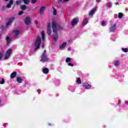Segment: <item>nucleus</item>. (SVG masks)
<instances>
[{"label":"nucleus","mask_w":128,"mask_h":128,"mask_svg":"<svg viewBox=\"0 0 128 128\" xmlns=\"http://www.w3.org/2000/svg\"><path fill=\"white\" fill-rule=\"evenodd\" d=\"M116 24H114L113 26H112L110 28V32H114V30H116Z\"/></svg>","instance_id":"obj_13"},{"label":"nucleus","mask_w":128,"mask_h":128,"mask_svg":"<svg viewBox=\"0 0 128 128\" xmlns=\"http://www.w3.org/2000/svg\"><path fill=\"white\" fill-rule=\"evenodd\" d=\"M68 50H70V48H68Z\"/></svg>","instance_id":"obj_45"},{"label":"nucleus","mask_w":128,"mask_h":128,"mask_svg":"<svg viewBox=\"0 0 128 128\" xmlns=\"http://www.w3.org/2000/svg\"><path fill=\"white\" fill-rule=\"evenodd\" d=\"M6 40L8 44L10 42V37H6Z\"/></svg>","instance_id":"obj_23"},{"label":"nucleus","mask_w":128,"mask_h":128,"mask_svg":"<svg viewBox=\"0 0 128 128\" xmlns=\"http://www.w3.org/2000/svg\"><path fill=\"white\" fill-rule=\"evenodd\" d=\"M96 10V8H95L90 11V12L89 13V16H92L94 14Z\"/></svg>","instance_id":"obj_12"},{"label":"nucleus","mask_w":128,"mask_h":128,"mask_svg":"<svg viewBox=\"0 0 128 128\" xmlns=\"http://www.w3.org/2000/svg\"><path fill=\"white\" fill-rule=\"evenodd\" d=\"M70 0H59L58 2V4H62L64 2H68Z\"/></svg>","instance_id":"obj_24"},{"label":"nucleus","mask_w":128,"mask_h":128,"mask_svg":"<svg viewBox=\"0 0 128 128\" xmlns=\"http://www.w3.org/2000/svg\"><path fill=\"white\" fill-rule=\"evenodd\" d=\"M25 4H28L30 2V0H22Z\"/></svg>","instance_id":"obj_27"},{"label":"nucleus","mask_w":128,"mask_h":128,"mask_svg":"<svg viewBox=\"0 0 128 128\" xmlns=\"http://www.w3.org/2000/svg\"><path fill=\"white\" fill-rule=\"evenodd\" d=\"M88 24V19L86 18L82 22V26H86V24Z\"/></svg>","instance_id":"obj_17"},{"label":"nucleus","mask_w":128,"mask_h":128,"mask_svg":"<svg viewBox=\"0 0 128 128\" xmlns=\"http://www.w3.org/2000/svg\"><path fill=\"white\" fill-rule=\"evenodd\" d=\"M123 16H124V14H122V13H119L118 15V18H122Z\"/></svg>","instance_id":"obj_26"},{"label":"nucleus","mask_w":128,"mask_h":128,"mask_svg":"<svg viewBox=\"0 0 128 128\" xmlns=\"http://www.w3.org/2000/svg\"><path fill=\"white\" fill-rule=\"evenodd\" d=\"M44 10H46V7H41L39 12V14H44Z\"/></svg>","instance_id":"obj_10"},{"label":"nucleus","mask_w":128,"mask_h":128,"mask_svg":"<svg viewBox=\"0 0 128 128\" xmlns=\"http://www.w3.org/2000/svg\"><path fill=\"white\" fill-rule=\"evenodd\" d=\"M96 2H100V0H96Z\"/></svg>","instance_id":"obj_40"},{"label":"nucleus","mask_w":128,"mask_h":128,"mask_svg":"<svg viewBox=\"0 0 128 128\" xmlns=\"http://www.w3.org/2000/svg\"><path fill=\"white\" fill-rule=\"evenodd\" d=\"M70 62V58H67L66 59V62Z\"/></svg>","instance_id":"obj_31"},{"label":"nucleus","mask_w":128,"mask_h":128,"mask_svg":"<svg viewBox=\"0 0 128 128\" xmlns=\"http://www.w3.org/2000/svg\"><path fill=\"white\" fill-rule=\"evenodd\" d=\"M22 14H24V11L21 10L18 12V16H22Z\"/></svg>","instance_id":"obj_32"},{"label":"nucleus","mask_w":128,"mask_h":128,"mask_svg":"<svg viewBox=\"0 0 128 128\" xmlns=\"http://www.w3.org/2000/svg\"><path fill=\"white\" fill-rule=\"evenodd\" d=\"M6 0V2H8V0Z\"/></svg>","instance_id":"obj_43"},{"label":"nucleus","mask_w":128,"mask_h":128,"mask_svg":"<svg viewBox=\"0 0 128 128\" xmlns=\"http://www.w3.org/2000/svg\"><path fill=\"white\" fill-rule=\"evenodd\" d=\"M31 2L32 4H36V0H32Z\"/></svg>","instance_id":"obj_34"},{"label":"nucleus","mask_w":128,"mask_h":128,"mask_svg":"<svg viewBox=\"0 0 128 128\" xmlns=\"http://www.w3.org/2000/svg\"><path fill=\"white\" fill-rule=\"evenodd\" d=\"M34 22H35V24H38V21L35 20Z\"/></svg>","instance_id":"obj_39"},{"label":"nucleus","mask_w":128,"mask_h":128,"mask_svg":"<svg viewBox=\"0 0 128 128\" xmlns=\"http://www.w3.org/2000/svg\"><path fill=\"white\" fill-rule=\"evenodd\" d=\"M12 50L8 49L7 50L6 54L4 56V60H8V58H10V56L12 55Z\"/></svg>","instance_id":"obj_3"},{"label":"nucleus","mask_w":128,"mask_h":128,"mask_svg":"<svg viewBox=\"0 0 128 128\" xmlns=\"http://www.w3.org/2000/svg\"><path fill=\"white\" fill-rule=\"evenodd\" d=\"M47 32L48 36L52 34V32L50 31V23H48L47 26Z\"/></svg>","instance_id":"obj_7"},{"label":"nucleus","mask_w":128,"mask_h":128,"mask_svg":"<svg viewBox=\"0 0 128 128\" xmlns=\"http://www.w3.org/2000/svg\"><path fill=\"white\" fill-rule=\"evenodd\" d=\"M53 14H54V16H56V9L54 10Z\"/></svg>","instance_id":"obj_35"},{"label":"nucleus","mask_w":128,"mask_h":128,"mask_svg":"<svg viewBox=\"0 0 128 128\" xmlns=\"http://www.w3.org/2000/svg\"><path fill=\"white\" fill-rule=\"evenodd\" d=\"M14 34L15 38H16L20 34V31L18 30H15L14 31Z\"/></svg>","instance_id":"obj_11"},{"label":"nucleus","mask_w":128,"mask_h":128,"mask_svg":"<svg viewBox=\"0 0 128 128\" xmlns=\"http://www.w3.org/2000/svg\"><path fill=\"white\" fill-rule=\"evenodd\" d=\"M20 7L22 10H24L26 9V5H20Z\"/></svg>","instance_id":"obj_19"},{"label":"nucleus","mask_w":128,"mask_h":128,"mask_svg":"<svg viewBox=\"0 0 128 128\" xmlns=\"http://www.w3.org/2000/svg\"><path fill=\"white\" fill-rule=\"evenodd\" d=\"M115 4L116 6H118V4H118V2H116L115 3Z\"/></svg>","instance_id":"obj_41"},{"label":"nucleus","mask_w":128,"mask_h":128,"mask_svg":"<svg viewBox=\"0 0 128 128\" xmlns=\"http://www.w3.org/2000/svg\"><path fill=\"white\" fill-rule=\"evenodd\" d=\"M66 42H64L62 44V45H61L60 46V48L61 50H62V48H66Z\"/></svg>","instance_id":"obj_16"},{"label":"nucleus","mask_w":128,"mask_h":128,"mask_svg":"<svg viewBox=\"0 0 128 128\" xmlns=\"http://www.w3.org/2000/svg\"><path fill=\"white\" fill-rule=\"evenodd\" d=\"M108 6L109 7V8H110L112 6V4L110 3H108Z\"/></svg>","instance_id":"obj_38"},{"label":"nucleus","mask_w":128,"mask_h":128,"mask_svg":"<svg viewBox=\"0 0 128 128\" xmlns=\"http://www.w3.org/2000/svg\"><path fill=\"white\" fill-rule=\"evenodd\" d=\"M125 104H128V101L125 102Z\"/></svg>","instance_id":"obj_42"},{"label":"nucleus","mask_w":128,"mask_h":128,"mask_svg":"<svg viewBox=\"0 0 128 128\" xmlns=\"http://www.w3.org/2000/svg\"><path fill=\"white\" fill-rule=\"evenodd\" d=\"M114 64L115 66H118L120 65V62L118 60L115 61L114 62Z\"/></svg>","instance_id":"obj_22"},{"label":"nucleus","mask_w":128,"mask_h":128,"mask_svg":"<svg viewBox=\"0 0 128 128\" xmlns=\"http://www.w3.org/2000/svg\"><path fill=\"white\" fill-rule=\"evenodd\" d=\"M37 92H38V90Z\"/></svg>","instance_id":"obj_46"},{"label":"nucleus","mask_w":128,"mask_h":128,"mask_svg":"<svg viewBox=\"0 0 128 128\" xmlns=\"http://www.w3.org/2000/svg\"><path fill=\"white\" fill-rule=\"evenodd\" d=\"M42 48H44V44L42 45Z\"/></svg>","instance_id":"obj_44"},{"label":"nucleus","mask_w":128,"mask_h":128,"mask_svg":"<svg viewBox=\"0 0 128 128\" xmlns=\"http://www.w3.org/2000/svg\"><path fill=\"white\" fill-rule=\"evenodd\" d=\"M22 1L17 0L16 1V4H22Z\"/></svg>","instance_id":"obj_28"},{"label":"nucleus","mask_w":128,"mask_h":128,"mask_svg":"<svg viewBox=\"0 0 128 128\" xmlns=\"http://www.w3.org/2000/svg\"><path fill=\"white\" fill-rule=\"evenodd\" d=\"M41 36H42V40L44 41V40H45V38H44V36H45V35H44V32L42 31V32H41Z\"/></svg>","instance_id":"obj_20"},{"label":"nucleus","mask_w":128,"mask_h":128,"mask_svg":"<svg viewBox=\"0 0 128 128\" xmlns=\"http://www.w3.org/2000/svg\"><path fill=\"white\" fill-rule=\"evenodd\" d=\"M25 24L27 25L30 24V18L29 17L26 18L25 19Z\"/></svg>","instance_id":"obj_9"},{"label":"nucleus","mask_w":128,"mask_h":128,"mask_svg":"<svg viewBox=\"0 0 128 128\" xmlns=\"http://www.w3.org/2000/svg\"><path fill=\"white\" fill-rule=\"evenodd\" d=\"M102 26H106V22L102 21Z\"/></svg>","instance_id":"obj_33"},{"label":"nucleus","mask_w":128,"mask_h":128,"mask_svg":"<svg viewBox=\"0 0 128 128\" xmlns=\"http://www.w3.org/2000/svg\"><path fill=\"white\" fill-rule=\"evenodd\" d=\"M76 82L78 84H82V81L80 80V78H78L76 80Z\"/></svg>","instance_id":"obj_30"},{"label":"nucleus","mask_w":128,"mask_h":128,"mask_svg":"<svg viewBox=\"0 0 128 128\" xmlns=\"http://www.w3.org/2000/svg\"><path fill=\"white\" fill-rule=\"evenodd\" d=\"M14 4V1L12 0H10L9 2V4L6 6V8H11V6L12 4Z\"/></svg>","instance_id":"obj_14"},{"label":"nucleus","mask_w":128,"mask_h":128,"mask_svg":"<svg viewBox=\"0 0 128 128\" xmlns=\"http://www.w3.org/2000/svg\"><path fill=\"white\" fill-rule=\"evenodd\" d=\"M43 72L44 74H48V69L47 68H44L43 69Z\"/></svg>","instance_id":"obj_21"},{"label":"nucleus","mask_w":128,"mask_h":128,"mask_svg":"<svg viewBox=\"0 0 128 128\" xmlns=\"http://www.w3.org/2000/svg\"><path fill=\"white\" fill-rule=\"evenodd\" d=\"M83 86L85 88L86 90L88 88H92V86L88 83H84L83 85Z\"/></svg>","instance_id":"obj_8"},{"label":"nucleus","mask_w":128,"mask_h":128,"mask_svg":"<svg viewBox=\"0 0 128 128\" xmlns=\"http://www.w3.org/2000/svg\"><path fill=\"white\" fill-rule=\"evenodd\" d=\"M14 18H10L7 20L6 25L7 26H10V24H12V22H14Z\"/></svg>","instance_id":"obj_5"},{"label":"nucleus","mask_w":128,"mask_h":128,"mask_svg":"<svg viewBox=\"0 0 128 128\" xmlns=\"http://www.w3.org/2000/svg\"><path fill=\"white\" fill-rule=\"evenodd\" d=\"M78 18H74L72 20V26H76V24H78Z\"/></svg>","instance_id":"obj_6"},{"label":"nucleus","mask_w":128,"mask_h":128,"mask_svg":"<svg viewBox=\"0 0 128 128\" xmlns=\"http://www.w3.org/2000/svg\"><path fill=\"white\" fill-rule=\"evenodd\" d=\"M48 60V58H46V54H44L41 56L40 62H46Z\"/></svg>","instance_id":"obj_4"},{"label":"nucleus","mask_w":128,"mask_h":128,"mask_svg":"<svg viewBox=\"0 0 128 128\" xmlns=\"http://www.w3.org/2000/svg\"><path fill=\"white\" fill-rule=\"evenodd\" d=\"M68 65L70 66H74V64H73L68 63Z\"/></svg>","instance_id":"obj_37"},{"label":"nucleus","mask_w":128,"mask_h":128,"mask_svg":"<svg viewBox=\"0 0 128 128\" xmlns=\"http://www.w3.org/2000/svg\"><path fill=\"white\" fill-rule=\"evenodd\" d=\"M3 56L2 53H0V60H2V58Z\"/></svg>","instance_id":"obj_36"},{"label":"nucleus","mask_w":128,"mask_h":128,"mask_svg":"<svg viewBox=\"0 0 128 128\" xmlns=\"http://www.w3.org/2000/svg\"><path fill=\"white\" fill-rule=\"evenodd\" d=\"M17 82H18L20 84H22V77H18Z\"/></svg>","instance_id":"obj_18"},{"label":"nucleus","mask_w":128,"mask_h":128,"mask_svg":"<svg viewBox=\"0 0 128 128\" xmlns=\"http://www.w3.org/2000/svg\"><path fill=\"white\" fill-rule=\"evenodd\" d=\"M16 72H13L11 74H10V78H16Z\"/></svg>","instance_id":"obj_15"},{"label":"nucleus","mask_w":128,"mask_h":128,"mask_svg":"<svg viewBox=\"0 0 128 128\" xmlns=\"http://www.w3.org/2000/svg\"><path fill=\"white\" fill-rule=\"evenodd\" d=\"M60 28V24H56L55 22H52V28L53 30V38L54 40H58V30Z\"/></svg>","instance_id":"obj_1"},{"label":"nucleus","mask_w":128,"mask_h":128,"mask_svg":"<svg viewBox=\"0 0 128 128\" xmlns=\"http://www.w3.org/2000/svg\"><path fill=\"white\" fill-rule=\"evenodd\" d=\"M0 84H4V79L0 78Z\"/></svg>","instance_id":"obj_25"},{"label":"nucleus","mask_w":128,"mask_h":128,"mask_svg":"<svg viewBox=\"0 0 128 128\" xmlns=\"http://www.w3.org/2000/svg\"><path fill=\"white\" fill-rule=\"evenodd\" d=\"M42 44V38L40 36H38L36 39V40L34 43L35 50H38L40 48V44Z\"/></svg>","instance_id":"obj_2"},{"label":"nucleus","mask_w":128,"mask_h":128,"mask_svg":"<svg viewBox=\"0 0 128 128\" xmlns=\"http://www.w3.org/2000/svg\"><path fill=\"white\" fill-rule=\"evenodd\" d=\"M122 50L124 52H128V48H122Z\"/></svg>","instance_id":"obj_29"}]
</instances>
